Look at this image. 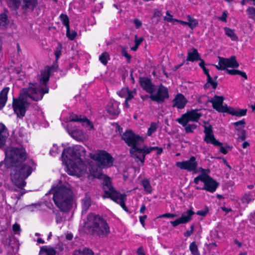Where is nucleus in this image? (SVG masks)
<instances>
[{
	"label": "nucleus",
	"mask_w": 255,
	"mask_h": 255,
	"mask_svg": "<svg viewBox=\"0 0 255 255\" xmlns=\"http://www.w3.org/2000/svg\"><path fill=\"white\" fill-rule=\"evenodd\" d=\"M209 212L208 207L206 206L204 210L198 211L196 214L198 215L201 216L203 217L205 216Z\"/></svg>",
	"instance_id": "57"
},
{
	"label": "nucleus",
	"mask_w": 255,
	"mask_h": 255,
	"mask_svg": "<svg viewBox=\"0 0 255 255\" xmlns=\"http://www.w3.org/2000/svg\"><path fill=\"white\" fill-rule=\"evenodd\" d=\"M128 71L125 68H123L120 70V74L124 82L125 81L127 77L128 76Z\"/></svg>",
	"instance_id": "54"
},
{
	"label": "nucleus",
	"mask_w": 255,
	"mask_h": 255,
	"mask_svg": "<svg viewBox=\"0 0 255 255\" xmlns=\"http://www.w3.org/2000/svg\"><path fill=\"white\" fill-rule=\"evenodd\" d=\"M91 206V197L89 195L86 194L82 200V213H86Z\"/></svg>",
	"instance_id": "25"
},
{
	"label": "nucleus",
	"mask_w": 255,
	"mask_h": 255,
	"mask_svg": "<svg viewBox=\"0 0 255 255\" xmlns=\"http://www.w3.org/2000/svg\"><path fill=\"white\" fill-rule=\"evenodd\" d=\"M195 214V213L192 210H188L186 212H184L180 217L177 218L175 221H170V223L173 227H176L179 224L187 223L192 220V216Z\"/></svg>",
	"instance_id": "16"
},
{
	"label": "nucleus",
	"mask_w": 255,
	"mask_h": 255,
	"mask_svg": "<svg viewBox=\"0 0 255 255\" xmlns=\"http://www.w3.org/2000/svg\"><path fill=\"white\" fill-rule=\"evenodd\" d=\"M108 113L113 116H117L120 114L118 103L117 102H110L107 107Z\"/></svg>",
	"instance_id": "22"
},
{
	"label": "nucleus",
	"mask_w": 255,
	"mask_h": 255,
	"mask_svg": "<svg viewBox=\"0 0 255 255\" xmlns=\"http://www.w3.org/2000/svg\"><path fill=\"white\" fill-rule=\"evenodd\" d=\"M205 61L203 59H201L199 63V66L202 69L204 74L207 76V77L210 79V75L209 73V70L205 67Z\"/></svg>",
	"instance_id": "45"
},
{
	"label": "nucleus",
	"mask_w": 255,
	"mask_h": 255,
	"mask_svg": "<svg viewBox=\"0 0 255 255\" xmlns=\"http://www.w3.org/2000/svg\"><path fill=\"white\" fill-rule=\"evenodd\" d=\"M247 109H238L237 110H235V114L234 116H235L236 117H241L245 116L247 114Z\"/></svg>",
	"instance_id": "51"
},
{
	"label": "nucleus",
	"mask_w": 255,
	"mask_h": 255,
	"mask_svg": "<svg viewBox=\"0 0 255 255\" xmlns=\"http://www.w3.org/2000/svg\"><path fill=\"white\" fill-rule=\"evenodd\" d=\"M141 184L144 188V191L147 193H151L152 192V187L150 182L147 179H144L141 182Z\"/></svg>",
	"instance_id": "37"
},
{
	"label": "nucleus",
	"mask_w": 255,
	"mask_h": 255,
	"mask_svg": "<svg viewBox=\"0 0 255 255\" xmlns=\"http://www.w3.org/2000/svg\"><path fill=\"white\" fill-rule=\"evenodd\" d=\"M188 102L185 96L181 94H177L172 100V107H176L178 109H182L185 108Z\"/></svg>",
	"instance_id": "19"
},
{
	"label": "nucleus",
	"mask_w": 255,
	"mask_h": 255,
	"mask_svg": "<svg viewBox=\"0 0 255 255\" xmlns=\"http://www.w3.org/2000/svg\"><path fill=\"white\" fill-rule=\"evenodd\" d=\"M122 55L123 56H124L127 58V62L128 63L130 62L131 56L128 53L127 51L125 50V48H123L122 50Z\"/></svg>",
	"instance_id": "56"
},
{
	"label": "nucleus",
	"mask_w": 255,
	"mask_h": 255,
	"mask_svg": "<svg viewBox=\"0 0 255 255\" xmlns=\"http://www.w3.org/2000/svg\"><path fill=\"white\" fill-rule=\"evenodd\" d=\"M74 255H94V253L91 249L85 248L82 250L75 251Z\"/></svg>",
	"instance_id": "36"
},
{
	"label": "nucleus",
	"mask_w": 255,
	"mask_h": 255,
	"mask_svg": "<svg viewBox=\"0 0 255 255\" xmlns=\"http://www.w3.org/2000/svg\"><path fill=\"white\" fill-rule=\"evenodd\" d=\"M23 4L21 7L23 9H30L33 11L38 4V0H23Z\"/></svg>",
	"instance_id": "26"
},
{
	"label": "nucleus",
	"mask_w": 255,
	"mask_h": 255,
	"mask_svg": "<svg viewBox=\"0 0 255 255\" xmlns=\"http://www.w3.org/2000/svg\"><path fill=\"white\" fill-rule=\"evenodd\" d=\"M7 5L11 10H16L20 3V0H5Z\"/></svg>",
	"instance_id": "32"
},
{
	"label": "nucleus",
	"mask_w": 255,
	"mask_h": 255,
	"mask_svg": "<svg viewBox=\"0 0 255 255\" xmlns=\"http://www.w3.org/2000/svg\"><path fill=\"white\" fill-rule=\"evenodd\" d=\"M224 98L223 96L215 95L213 98L208 100V102L212 104L213 108L218 112L223 111L225 105H223Z\"/></svg>",
	"instance_id": "18"
},
{
	"label": "nucleus",
	"mask_w": 255,
	"mask_h": 255,
	"mask_svg": "<svg viewBox=\"0 0 255 255\" xmlns=\"http://www.w3.org/2000/svg\"><path fill=\"white\" fill-rule=\"evenodd\" d=\"M157 127L155 123H151L149 128H148L147 134L148 136H150L153 132H154L157 129Z\"/></svg>",
	"instance_id": "47"
},
{
	"label": "nucleus",
	"mask_w": 255,
	"mask_h": 255,
	"mask_svg": "<svg viewBox=\"0 0 255 255\" xmlns=\"http://www.w3.org/2000/svg\"><path fill=\"white\" fill-rule=\"evenodd\" d=\"M238 136L242 141H244L246 138L245 130H241L238 133Z\"/></svg>",
	"instance_id": "63"
},
{
	"label": "nucleus",
	"mask_w": 255,
	"mask_h": 255,
	"mask_svg": "<svg viewBox=\"0 0 255 255\" xmlns=\"http://www.w3.org/2000/svg\"><path fill=\"white\" fill-rule=\"evenodd\" d=\"M169 97L168 89L161 84L155 94L153 93L149 95V98L153 101H155L158 104H162L166 99Z\"/></svg>",
	"instance_id": "14"
},
{
	"label": "nucleus",
	"mask_w": 255,
	"mask_h": 255,
	"mask_svg": "<svg viewBox=\"0 0 255 255\" xmlns=\"http://www.w3.org/2000/svg\"><path fill=\"white\" fill-rule=\"evenodd\" d=\"M61 20L64 25L66 26L67 31L69 30V19L68 16L66 14L62 13L60 16Z\"/></svg>",
	"instance_id": "41"
},
{
	"label": "nucleus",
	"mask_w": 255,
	"mask_h": 255,
	"mask_svg": "<svg viewBox=\"0 0 255 255\" xmlns=\"http://www.w3.org/2000/svg\"><path fill=\"white\" fill-rule=\"evenodd\" d=\"M225 34L231 38L232 41H237L238 40V37L235 33V30L228 27L224 28Z\"/></svg>",
	"instance_id": "29"
},
{
	"label": "nucleus",
	"mask_w": 255,
	"mask_h": 255,
	"mask_svg": "<svg viewBox=\"0 0 255 255\" xmlns=\"http://www.w3.org/2000/svg\"><path fill=\"white\" fill-rule=\"evenodd\" d=\"M202 59L200 57V54L198 52L197 50L195 48H192L190 51H188V55L187 57L186 60L194 62Z\"/></svg>",
	"instance_id": "23"
},
{
	"label": "nucleus",
	"mask_w": 255,
	"mask_h": 255,
	"mask_svg": "<svg viewBox=\"0 0 255 255\" xmlns=\"http://www.w3.org/2000/svg\"><path fill=\"white\" fill-rule=\"evenodd\" d=\"M246 11L249 17L255 20V8L253 7H249L247 9Z\"/></svg>",
	"instance_id": "46"
},
{
	"label": "nucleus",
	"mask_w": 255,
	"mask_h": 255,
	"mask_svg": "<svg viewBox=\"0 0 255 255\" xmlns=\"http://www.w3.org/2000/svg\"><path fill=\"white\" fill-rule=\"evenodd\" d=\"M8 10L4 9V12L0 14V26L4 28L8 24L7 18Z\"/></svg>",
	"instance_id": "31"
},
{
	"label": "nucleus",
	"mask_w": 255,
	"mask_h": 255,
	"mask_svg": "<svg viewBox=\"0 0 255 255\" xmlns=\"http://www.w3.org/2000/svg\"><path fill=\"white\" fill-rule=\"evenodd\" d=\"M139 83L143 90L150 95L155 91L154 85L152 83L151 79L147 77H140Z\"/></svg>",
	"instance_id": "17"
},
{
	"label": "nucleus",
	"mask_w": 255,
	"mask_h": 255,
	"mask_svg": "<svg viewBox=\"0 0 255 255\" xmlns=\"http://www.w3.org/2000/svg\"><path fill=\"white\" fill-rule=\"evenodd\" d=\"M101 165L97 162V164H90L89 171L92 176L95 178H101L103 174L101 173Z\"/></svg>",
	"instance_id": "20"
},
{
	"label": "nucleus",
	"mask_w": 255,
	"mask_h": 255,
	"mask_svg": "<svg viewBox=\"0 0 255 255\" xmlns=\"http://www.w3.org/2000/svg\"><path fill=\"white\" fill-rule=\"evenodd\" d=\"M226 72L232 75H240L243 78H244L245 79H247L248 77L246 74V73L244 72L238 70H235V69H226Z\"/></svg>",
	"instance_id": "35"
},
{
	"label": "nucleus",
	"mask_w": 255,
	"mask_h": 255,
	"mask_svg": "<svg viewBox=\"0 0 255 255\" xmlns=\"http://www.w3.org/2000/svg\"><path fill=\"white\" fill-rule=\"evenodd\" d=\"M200 169L202 171V173L194 179V183L196 184H198L200 181L203 182L206 174L204 169L201 167Z\"/></svg>",
	"instance_id": "42"
},
{
	"label": "nucleus",
	"mask_w": 255,
	"mask_h": 255,
	"mask_svg": "<svg viewBox=\"0 0 255 255\" xmlns=\"http://www.w3.org/2000/svg\"><path fill=\"white\" fill-rule=\"evenodd\" d=\"M207 81L209 84V85H211L214 89H215L217 88L218 86V82L217 81L213 80V79L211 76L210 80L209 79V78L207 77Z\"/></svg>",
	"instance_id": "55"
},
{
	"label": "nucleus",
	"mask_w": 255,
	"mask_h": 255,
	"mask_svg": "<svg viewBox=\"0 0 255 255\" xmlns=\"http://www.w3.org/2000/svg\"><path fill=\"white\" fill-rule=\"evenodd\" d=\"M56 253L55 249L50 246H44L40 248L39 255H55Z\"/></svg>",
	"instance_id": "27"
},
{
	"label": "nucleus",
	"mask_w": 255,
	"mask_h": 255,
	"mask_svg": "<svg viewBox=\"0 0 255 255\" xmlns=\"http://www.w3.org/2000/svg\"><path fill=\"white\" fill-rule=\"evenodd\" d=\"M189 250L193 255H200V252L195 242H193L190 244Z\"/></svg>",
	"instance_id": "39"
},
{
	"label": "nucleus",
	"mask_w": 255,
	"mask_h": 255,
	"mask_svg": "<svg viewBox=\"0 0 255 255\" xmlns=\"http://www.w3.org/2000/svg\"><path fill=\"white\" fill-rule=\"evenodd\" d=\"M212 128L211 125L204 126L205 137L204 140L207 143H211L214 146H219L220 147V151L224 154H226L228 152L227 148L231 149L232 147L230 146H227L226 147H223L222 146L223 143L215 138Z\"/></svg>",
	"instance_id": "8"
},
{
	"label": "nucleus",
	"mask_w": 255,
	"mask_h": 255,
	"mask_svg": "<svg viewBox=\"0 0 255 255\" xmlns=\"http://www.w3.org/2000/svg\"><path fill=\"white\" fill-rule=\"evenodd\" d=\"M219 57L218 65H214L219 70H224L227 69L228 67L238 68L239 66L237 62L236 57L233 56L230 58H225L223 57Z\"/></svg>",
	"instance_id": "13"
},
{
	"label": "nucleus",
	"mask_w": 255,
	"mask_h": 255,
	"mask_svg": "<svg viewBox=\"0 0 255 255\" xmlns=\"http://www.w3.org/2000/svg\"><path fill=\"white\" fill-rule=\"evenodd\" d=\"M194 224H192L190 226V230L186 231L184 233V236L185 237H189V236H190L193 234V233L194 232Z\"/></svg>",
	"instance_id": "60"
},
{
	"label": "nucleus",
	"mask_w": 255,
	"mask_h": 255,
	"mask_svg": "<svg viewBox=\"0 0 255 255\" xmlns=\"http://www.w3.org/2000/svg\"><path fill=\"white\" fill-rule=\"evenodd\" d=\"M198 109L191 110L182 114L180 118H178L176 121L181 125H186V123L189 122H198L202 114L199 112Z\"/></svg>",
	"instance_id": "11"
},
{
	"label": "nucleus",
	"mask_w": 255,
	"mask_h": 255,
	"mask_svg": "<svg viewBox=\"0 0 255 255\" xmlns=\"http://www.w3.org/2000/svg\"><path fill=\"white\" fill-rule=\"evenodd\" d=\"M84 229L87 234L101 238L107 237L110 233V227L105 219L94 213L88 214Z\"/></svg>",
	"instance_id": "3"
},
{
	"label": "nucleus",
	"mask_w": 255,
	"mask_h": 255,
	"mask_svg": "<svg viewBox=\"0 0 255 255\" xmlns=\"http://www.w3.org/2000/svg\"><path fill=\"white\" fill-rule=\"evenodd\" d=\"M82 117L81 115L78 116L73 113L70 114L69 121L70 122H75L80 123L82 121Z\"/></svg>",
	"instance_id": "44"
},
{
	"label": "nucleus",
	"mask_w": 255,
	"mask_h": 255,
	"mask_svg": "<svg viewBox=\"0 0 255 255\" xmlns=\"http://www.w3.org/2000/svg\"><path fill=\"white\" fill-rule=\"evenodd\" d=\"M166 14L167 15V16H165L164 17V20L168 22H170L172 23H174V22H175V21H177V19L172 18V15L170 14L168 10L166 11Z\"/></svg>",
	"instance_id": "52"
},
{
	"label": "nucleus",
	"mask_w": 255,
	"mask_h": 255,
	"mask_svg": "<svg viewBox=\"0 0 255 255\" xmlns=\"http://www.w3.org/2000/svg\"><path fill=\"white\" fill-rule=\"evenodd\" d=\"M255 191H253L245 193L241 198V201L243 203L249 204L250 202H253L255 200Z\"/></svg>",
	"instance_id": "28"
},
{
	"label": "nucleus",
	"mask_w": 255,
	"mask_h": 255,
	"mask_svg": "<svg viewBox=\"0 0 255 255\" xmlns=\"http://www.w3.org/2000/svg\"><path fill=\"white\" fill-rule=\"evenodd\" d=\"M85 148L79 145L64 148L62 151L61 158L63 162L67 166L72 165L82 162L81 156L85 155Z\"/></svg>",
	"instance_id": "5"
},
{
	"label": "nucleus",
	"mask_w": 255,
	"mask_h": 255,
	"mask_svg": "<svg viewBox=\"0 0 255 255\" xmlns=\"http://www.w3.org/2000/svg\"><path fill=\"white\" fill-rule=\"evenodd\" d=\"M187 22L188 23V26L191 29H193L194 28L198 25V21L197 19L194 18L190 15L187 16Z\"/></svg>",
	"instance_id": "34"
},
{
	"label": "nucleus",
	"mask_w": 255,
	"mask_h": 255,
	"mask_svg": "<svg viewBox=\"0 0 255 255\" xmlns=\"http://www.w3.org/2000/svg\"><path fill=\"white\" fill-rule=\"evenodd\" d=\"M137 151H139V153L142 154V157H141L142 161L144 162L145 157L146 154L150 153L151 152V150L150 149V147H144L143 148H136Z\"/></svg>",
	"instance_id": "38"
},
{
	"label": "nucleus",
	"mask_w": 255,
	"mask_h": 255,
	"mask_svg": "<svg viewBox=\"0 0 255 255\" xmlns=\"http://www.w3.org/2000/svg\"><path fill=\"white\" fill-rule=\"evenodd\" d=\"M235 109L232 107H228L227 104H225L224 108L221 113H226L231 115L234 116L235 114Z\"/></svg>",
	"instance_id": "49"
},
{
	"label": "nucleus",
	"mask_w": 255,
	"mask_h": 255,
	"mask_svg": "<svg viewBox=\"0 0 255 255\" xmlns=\"http://www.w3.org/2000/svg\"><path fill=\"white\" fill-rule=\"evenodd\" d=\"M136 148H139L137 146L131 148L129 150V153L132 157L137 159L140 161L142 165H143L144 162L142 161L141 157H142V154L139 153V151H137Z\"/></svg>",
	"instance_id": "30"
},
{
	"label": "nucleus",
	"mask_w": 255,
	"mask_h": 255,
	"mask_svg": "<svg viewBox=\"0 0 255 255\" xmlns=\"http://www.w3.org/2000/svg\"><path fill=\"white\" fill-rule=\"evenodd\" d=\"M82 125L86 127H90L91 128H93L92 122L89 121L85 116H83L81 122Z\"/></svg>",
	"instance_id": "48"
},
{
	"label": "nucleus",
	"mask_w": 255,
	"mask_h": 255,
	"mask_svg": "<svg viewBox=\"0 0 255 255\" xmlns=\"http://www.w3.org/2000/svg\"><path fill=\"white\" fill-rule=\"evenodd\" d=\"M9 90V88L6 87L0 92V110L3 108L7 102Z\"/></svg>",
	"instance_id": "24"
},
{
	"label": "nucleus",
	"mask_w": 255,
	"mask_h": 255,
	"mask_svg": "<svg viewBox=\"0 0 255 255\" xmlns=\"http://www.w3.org/2000/svg\"><path fill=\"white\" fill-rule=\"evenodd\" d=\"M176 165L179 168L189 172H193L195 173L198 172V162L196 158L194 156H191L188 160L177 162Z\"/></svg>",
	"instance_id": "12"
},
{
	"label": "nucleus",
	"mask_w": 255,
	"mask_h": 255,
	"mask_svg": "<svg viewBox=\"0 0 255 255\" xmlns=\"http://www.w3.org/2000/svg\"><path fill=\"white\" fill-rule=\"evenodd\" d=\"M178 216V215L172 214V213H165L162 214L158 217V218H174Z\"/></svg>",
	"instance_id": "59"
},
{
	"label": "nucleus",
	"mask_w": 255,
	"mask_h": 255,
	"mask_svg": "<svg viewBox=\"0 0 255 255\" xmlns=\"http://www.w3.org/2000/svg\"><path fill=\"white\" fill-rule=\"evenodd\" d=\"M127 93H128V88H123L120 91L118 92V94L121 97H125L127 95Z\"/></svg>",
	"instance_id": "61"
},
{
	"label": "nucleus",
	"mask_w": 255,
	"mask_h": 255,
	"mask_svg": "<svg viewBox=\"0 0 255 255\" xmlns=\"http://www.w3.org/2000/svg\"><path fill=\"white\" fill-rule=\"evenodd\" d=\"M50 154L53 156H56L59 153V149L56 144H53L50 150Z\"/></svg>",
	"instance_id": "53"
},
{
	"label": "nucleus",
	"mask_w": 255,
	"mask_h": 255,
	"mask_svg": "<svg viewBox=\"0 0 255 255\" xmlns=\"http://www.w3.org/2000/svg\"><path fill=\"white\" fill-rule=\"evenodd\" d=\"M68 132L72 137L76 139H81L83 135V131L77 128L68 130Z\"/></svg>",
	"instance_id": "33"
},
{
	"label": "nucleus",
	"mask_w": 255,
	"mask_h": 255,
	"mask_svg": "<svg viewBox=\"0 0 255 255\" xmlns=\"http://www.w3.org/2000/svg\"><path fill=\"white\" fill-rule=\"evenodd\" d=\"M77 35V32L75 30H72L70 31V29L68 31H67V29H66V36L70 40H73L75 39Z\"/></svg>",
	"instance_id": "50"
},
{
	"label": "nucleus",
	"mask_w": 255,
	"mask_h": 255,
	"mask_svg": "<svg viewBox=\"0 0 255 255\" xmlns=\"http://www.w3.org/2000/svg\"><path fill=\"white\" fill-rule=\"evenodd\" d=\"M53 199L55 204L62 212L68 211L71 207L73 193L69 187L61 185L55 187L53 191Z\"/></svg>",
	"instance_id": "4"
},
{
	"label": "nucleus",
	"mask_w": 255,
	"mask_h": 255,
	"mask_svg": "<svg viewBox=\"0 0 255 255\" xmlns=\"http://www.w3.org/2000/svg\"><path fill=\"white\" fill-rule=\"evenodd\" d=\"M103 188L105 193L103 195V198H111L115 202L119 203L125 211H128V208L125 203L126 195L117 192L112 185L110 178L106 175H105V180L103 182Z\"/></svg>",
	"instance_id": "7"
},
{
	"label": "nucleus",
	"mask_w": 255,
	"mask_h": 255,
	"mask_svg": "<svg viewBox=\"0 0 255 255\" xmlns=\"http://www.w3.org/2000/svg\"><path fill=\"white\" fill-rule=\"evenodd\" d=\"M12 229L15 234H19L20 231V227L19 224L15 223L14 225H13Z\"/></svg>",
	"instance_id": "62"
},
{
	"label": "nucleus",
	"mask_w": 255,
	"mask_h": 255,
	"mask_svg": "<svg viewBox=\"0 0 255 255\" xmlns=\"http://www.w3.org/2000/svg\"><path fill=\"white\" fill-rule=\"evenodd\" d=\"M4 152L5 168H10V180L15 186L22 189L26 185L25 179L32 172L34 163L32 160L25 162L28 155L22 146L8 147Z\"/></svg>",
	"instance_id": "1"
},
{
	"label": "nucleus",
	"mask_w": 255,
	"mask_h": 255,
	"mask_svg": "<svg viewBox=\"0 0 255 255\" xmlns=\"http://www.w3.org/2000/svg\"><path fill=\"white\" fill-rule=\"evenodd\" d=\"M109 59V55L108 52L103 53L99 57V60L104 65H107L108 60Z\"/></svg>",
	"instance_id": "43"
},
{
	"label": "nucleus",
	"mask_w": 255,
	"mask_h": 255,
	"mask_svg": "<svg viewBox=\"0 0 255 255\" xmlns=\"http://www.w3.org/2000/svg\"><path fill=\"white\" fill-rule=\"evenodd\" d=\"M203 183L204 186L202 187L196 186L197 190H206L210 193H214L219 185V183L210 176L206 173Z\"/></svg>",
	"instance_id": "15"
},
{
	"label": "nucleus",
	"mask_w": 255,
	"mask_h": 255,
	"mask_svg": "<svg viewBox=\"0 0 255 255\" xmlns=\"http://www.w3.org/2000/svg\"><path fill=\"white\" fill-rule=\"evenodd\" d=\"M121 138L131 148L136 147L144 141L142 137L134 133L131 129L127 130Z\"/></svg>",
	"instance_id": "10"
},
{
	"label": "nucleus",
	"mask_w": 255,
	"mask_h": 255,
	"mask_svg": "<svg viewBox=\"0 0 255 255\" xmlns=\"http://www.w3.org/2000/svg\"><path fill=\"white\" fill-rule=\"evenodd\" d=\"M136 94V92L135 90L129 91L128 89V93H127V97H126L127 101H130L131 100L133 97L134 95Z\"/></svg>",
	"instance_id": "58"
},
{
	"label": "nucleus",
	"mask_w": 255,
	"mask_h": 255,
	"mask_svg": "<svg viewBox=\"0 0 255 255\" xmlns=\"http://www.w3.org/2000/svg\"><path fill=\"white\" fill-rule=\"evenodd\" d=\"M185 128V131L186 133L193 132V130L197 128V126L194 124L186 123V125H182Z\"/></svg>",
	"instance_id": "40"
},
{
	"label": "nucleus",
	"mask_w": 255,
	"mask_h": 255,
	"mask_svg": "<svg viewBox=\"0 0 255 255\" xmlns=\"http://www.w3.org/2000/svg\"><path fill=\"white\" fill-rule=\"evenodd\" d=\"M54 68L53 65L46 67L44 71L41 72L39 78L40 85L30 83L28 88L20 90L18 98H13L12 107L18 118L22 119L25 116L26 111L30 105L28 98L34 101H38L43 98L45 94L48 93L49 87L47 83L49 80L50 74Z\"/></svg>",
	"instance_id": "2"
},
{
	"label": "nucleus",
	"mask_w": 255,
	"mask_h": 255,
	"mask_svg": "<svg viewBox=\"0 0 255 255\" xmlns=\"http://www.w3.org/2000/svg\"><path fill=\"white\" fill-rule=\"evenodd\" d=\"M103 188L105 193L103 195V198H111L115 202L119 203L125 211H128V208L125 203L126 195L117 192L112 185L110 178L106 175H105V180L103 182Z\"/></svg>",
	"instance_id": "6"
},
{
	"label": "nucleus",
	"mask_w": 255,
	"mask_h": 255,
	"mask_svg": "<svg viewBox=\"0 0 255 255\" xmlns=\"http://www.w3.org/2000/svg\"><path fill=\"white\" fill-rule=\"evenodd\" d=\"M249 220L252 224L255 225V212L250 214Z\"/></svg>",
	"instance_id": "64"
},
{
	"label": "nucleus",
	"mask_w": 255,
	"mask_h": 255,
	"mask_svg": "<svg viewBox=\"0 0 255 255\" xmlns=\"http://www.w3.org/2000/svg\"><path fill=\"white\" fill-rule=\"evenodd\" d=\"M91 157L96 161L103 168L111 167L114 161V159L112 155L105 150H101L98 153L92 155Z\"/></svg>",
	"instance_id": "9"
},
{
	"label": "nucleus",
	"mask_w": 255,
	"mask_h": 255,
	"mask_svg": "<svg viewBox=\"0 0 255 255\" xmlns=\"http://www.w3.org/2000/svg\"><path fill=\"white\" fill-rule=\"evenodd\" d=\"M9 135L7 129L2 123H0V148L3 147Z\"/></svg>",
	"instance_id": "21"
}]
</instances>
